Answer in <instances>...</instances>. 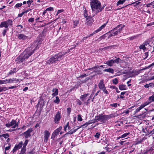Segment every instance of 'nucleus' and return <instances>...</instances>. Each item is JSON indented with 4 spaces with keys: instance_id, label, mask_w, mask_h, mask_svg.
<instances>
[{
    "instance_id": "nucleus-61",
    "label": "nucleus",
    "mask_w": 154,
    "mask_h": 154,
    "mask_svg": "<svg viewBox=\"0 0 154 154\" xmlns=\"http://www.w3.org/2000/svg\"><path fill=\"white\" fill-rule=\"evenodd\" d=\"M5 84L4 80H0V85Z\"/></svg>"
},
{
    "instance_id": "nucleus-14",
    "label": "nucleus",
    "mask_w": 154,
    "mask_h": 154,
    "mask_svg": "<svg viewBox=\"0 0 154 154\" xmlns=\"http://www.w3.org/2000/svg\"><path fill=\"white\" fill-rule=\"evenodd\" d=\"M23 145L22 141H20L17 145L15 146L13 150V152H15L16 150L20 149Z\"/></svg>"
},
{
    "instance_id": "nucleus-64",
    "label": "nucleus",
    "mask_w": 154,
    "mask_h": 154,
    "mask_svg": "<svg viewBox=\"0 0 154 154\" xmlns=\"http://www.w3.org/2000/svg\"><path fill=\"white\" fill-rule=\"evenodd\" d=\"M69 36V35H66L64 37V39L65 40V39H68V37Z\"/></svg>"
},
{
    "instance_id": "nucleus-50",
    "label": "nucleus",
    "mask_w": 154,
    "mask_h": 154,
    "mask_svg": "<svg viewBox=\"0 0 154 154\" xmlns=\"http://www.w3.org/2000/svg\"><path fill=\"white\" fill-rule=\"evenodd\" d=\"M8 30V29H5L4 30L3 32H2V34L3 36H5V35L6 32Z\"/></svg>"
},
{
    "instance_id": "nucleus-46",
    "label": "nucleus",
    "mask_w": 154,
    "mask_h": 154,
    "mask_svg": "<svg viewBox=\"0 0 154 154\" xmlns=\"http://www.w3.org/2000/svg\"><path fill=\"white\" fill-rule=\"evenodd\" d=\"M89 123H88V122H86L82 125H81L80 127L79 128H81L82 127H86L88 125H89Z\"/></svg>"
},
{
    "instance_id": "nucleus-29",
    "label": "nucleus",
    "mask_w": 154,
    "mask_h": 154,
    "mask_svg": "<svg viewBox=\"0 0 154 154\" xmlns=\"http://www.w3.org/2000/svg\"><path fill=\"white\" fill-rule=\"evenodd\" d=\"M8 90V87H0V93L1 92L5 91Z\"/></svg>"
},
{
    "instance_id": "nucleus-19",
    "label": "nucleus",
    "mask_w": 154,
    "mask_h": 154,
    "mask_svg": "<svg viewBox=\"0 0 154 154\" xmlns=\"http://www.w3.org/2000/svg\"><path fill=\"white\" fill-rule=\"evenodd\" d=\"M111 35L110 36H115L116 35L119 33L118 32V31L116 29L114 28L111 31Z\"/></svg>"
},
{
    "instance_id": "nucleus-42",
    "label": "nucleus",
    "mask_w": 154,
    "mask_h": 154,
    "mask_svg": "<svg viewBox=\"0 0 154 154\" xmlns=\"http://www.w3.org/2000/svg\"><path fill=\"white\" fill-rule=\"evenodd\" d=\"M28 142L29 140H26L25 141L24 144L23 143V146L26 147V146L28 143Z\"/></svg>"
},
{
    "instance_id": "nucleus-20",
    "label": "nucleus",
    "mask_w": 154,
    "mask_h": 154,
    "mask_svg": "<svg viewBox=\"0 0 154 154\" xmlns=\"http://www.w3.org/2000/svg\"><path fill=\"white\" fill-rule=\"evenodd\" d=\"M86 22L87 23V24H91L93 22L92 18L90 16H88V17H87Z\"/></svg>"
},
{
    "instance_id": "nucleus-6",
    "label": "nucleus",
    "mask_w": 154,
    "mask_h": 154,
    "mask_svg": "<svg viewBox=\"0 0 154 154\" xmlns=\"http://www.w3.org/2000/svg\"><path fill=\"white\" fill-rule=\"evenodd\" d=\"M107 23H105L104 24H103L100 27L97 29L95 30L94 32H93L92 33L87 35L86 36L87 38L91 36H93L94 34L101 31L102 29L104 28L106 26Z\"/></svg>"
},
{
    "instance_id": "nucleus-27",
    "label": "nucleus",
    "mask_w": 154,
    "mask_h": 154,
    "mask_svg": "<svg viewBox=\"0 0 154 154\" xmlns=\"http://www.w3.org/2000/svg\"><path fill=\"white\" fill-rule=\"evenodd\" d=\"M104 71L106 72H108L113 74L114 73V70L113 69L109 68L104 69Z\"/></svg>"
},
{
    "instance_id": "nucleus-24",
    "label": "nucleus",
    "mask_w": 154,
    "mask_h": 154,
    "mask_svg": "<svg viewBox=\"0 0 154 154\" xmlns=\"http://www.w3.org/2000/svg\"><path fill=\"white\" fill-rule=\"evenodd\" d=\"M135 117L140 120H142L145 117L146 114L145 113H142L140 115H138Z\"/></svg>"
},
{
    "instance_id": "nucleus-26",
    "label": "nucleus",
    "mask_w": 154,
    "mask_h": 154,
    "mask_svg": "<svg viewBox=\"0 0 154 154\" xmlns=\"http://www.w3.org/2000/svg\"><path fill=\"white\" fill-rule=\"evenodd\" d=\"M119 88L121 90H125L127 89V87L125 85H120L119 86Z\"/></svg>"
},
{
    "instance_id": "nucleus-52",
    "label": "nucleus",
    "mask_w": 154,
    "mask_h": 154,
    "mask_svg": "<svg viewBox=\"0 0 154 154\" xmlns=\"http://www.w3.org/2000/svg\"><path fill=\"white\" fill-rule=\"evenodd\" d=\"M53 8H52V7H49V8H48L47 9H46V10L47 11H53Z\"/></svg>"
},
{
    "instance_id": "nucleus-15",
    "label": "nucleus",
    "mask_w": 154,
    "mask_h": 154,
    "mask_svg": "<svg viewBox=\"0 0 154 154\" xmlns=\"http://www.w3.org/2000/svg\"><path fill=\"white\" fill-rule=\"evenodd\" d=\"M140 73V71H133L131 72H129L128 73H131V75H130V77H134L136 75H138L139 73Z\"/></svg>"
},
{
    "instance_id": "nucleus-39",
    "label": "nucleus",
    "mask_w": 154,
    "mask_h": 154,
    "mask_svg": "<svg viewBox=\"0 0 154 154\" xmlns=\"http://www.w3.org/2000/svg\"><path fill=\"white\" fill-rule=\"evenodd\" d=\"M3 137L5 138H6L8 137H9V135L8 134H4L0 135V137Z\"/></svg>"
},
{
    "instance_id": "nucleus-7",
    "label": "nucleus",
    "mask_w": 154,
    "mask_h": 154,
    "mask_svg": "<svg viewBox=\"0 0 154 154\" xmlns=\"http://www.w3.org/2000/svg\"><path fill=\"white\" fill-rule=\"evenodd\" d=\"M4 80L5 84L11 83L14 82L16 83L18 81V79L14 78H12V79H6Z\"/></svg>"
},
{
    "instance_id": "nucleus-32",
    "label": "nucleus",
    "mask_w": 154,
    "mask_h": 154,
    "mask_svg": "<svg viewBox=\"0 0 154 154\" xmlns=\"http://www.w3.org/2000/svg\"><path fill=\"white\" fill-rule=\"evenodd\" d=\"M126 0H119L116 3V5L118 6L120 5H122L125 2Z\"/></svg>"
},
{
    "instance_id": "nucleus-18",
    "label": "nucleus",
    "mask_w": 154,
    "mask_h": 154,
    "mask_svg": "<svg viewBox=\"0 0 154 154\" xmlns=\"http://www.w3.org/2000/svg\"><path fill=\"white\" fill-rule=\"evenodd\" d=\"M125 27V25H119L117 27L115 28L118 31L119 33L121 32L122 29Z\"/></svg>"
},
{
    "instance_id": "nucleus-54",
    "label": "nucleus",
    "mask_w": 154,
    "mask_h": 154,
    "mask_svg": "<svg viewBox=\"0 0 154 154\" xmlns=\"http://www.w3.org/2000/svg\"><path fill=\"white\" fill-rule=\"evenodd\" d=\"M84 16L87 18V17H88V14L86 12V10L84 11Z\"/></svg>"
},
{
    "instance_id": "nucleus-1",
    "label": "nucleus",
    "mask_w": 154,
    "mask_h": 154,
    "mask_svg": "<svg viewBox=\"0 0 154 154\" xmlns=\"http://www.w3.org/2000/svg\"><path fill=\"white\" fill-rule=\"evenodd\" d=\"M38 45H37L35 48L33 47V45L26 49L21 54L19 57L16 59L15 61L17 63H20L25 62L33 53L34 51L38 48ZM29 63V62H24L23 64L24 66H26Z\"/></svg>"
},
{
    "instance_id": "nucleus-23",
    "label": "nucleus",
    "mask_w": 154,
    "mask_h": 154,
    "mask_svg": "<svg viewBox=\"0 0 154 154\" xmlns=\"http://www.w3.org/2000/svg\"><path fill=\"white\" fill-rule=\"evenodd\" d=\"M152 126H147L145 128V130L146 131V132L147 133L148 135L150 134H152V133H151V130L152 128Z\"/></svg>"
},
{
    "instance_id": "nucleus-4",
    "label": "nucleus",
    "mask_w": 154,
    "mask_h": 154,
    "mask_svg": "<svg viewBox=\"0 0 154 154\" xmlns=\"http://www.w3.org/2000/svg\"><path fill=\"white\" fill-rule=\"evenodd\" d=\"M12 25V21L10 20H8L7 21L2 22L0 24V27H4L7 28L9 25Z\"/></svg>"
},
{
    "instance_id": "nucleus-48",
    "label": "nucleus",
    "mask_w": 154,
    "mask_h": 154,
    "mask_svg": "<svg viewBox=\"0 0 154 154\" xmlns=\"http://www.w3.org/2000/svg\"><path fill=\"white\" fill-rule=\"evenodd\" d=\"M68 123H69V122H68L64 127V130L65 131L66 130L68 126Z\"/></svg>"
},
{
    "instance_id": "nucleus-49",
    "label": "nucleus",
    "mask_w": 154,
    "mask_h": 154,
    "mask_svg": "<svg viewBox=\"0 0 154 154\" xmlns=\"http://www.w3.org/2000/svg\"><path fill=\"white\" fill-rule=\"evenodd\" d=\"M110 105L112 107H116L117 106V103H114L111 104Z\"/></svg>"
},
{
    "instance_id": "nucleus-35",
    "label": "nucleus",
    "mask_w": 154,
    "mask_h": 154,
    "mask_svg": "<svg viewBox=\"0 0 154 154\" xmlns=\"http://www.w3.org/2000/svg\"><path fill=\"white\" fill-rule=\"evenodd\" d=\"M120 61H121V60L119 58H118L114 60V63L118 64L119 63Z\"/></svg>"
},
{
    "instance_id": "nucleus-16",
    "label": "nucleus",
    "mask_w": 154,
    "mask_h": 154,
    "mask_svg": "<svg viewBox=\"0 0 154 154\" xmlns=\"http://www.w3.org/2000/svg\"><path fill=\"white\" fill-rule=\"evenodd\" d=\"M98 119L103 122L106 121L105 115H99L98 116Z\"/></svg>"
},
{
    "instance_id": "nucleus-38",
    "label": "nucleus",
    "mask_w": 154,
    "mask_h": 154,
    "mask_svg": "<svg viewBox=\"0 0 154 154\" xmlns=\"http://www.w3.org/2000/svg\"><path fill=\"white\" fill-rule=\"evenodd\" d=\"M112 82L115 85L117 84L118 83V81L117 78H115V79H113Z\"/></svg>"
},
{
    "instance_id": "nucleus-21",
    "label": "nucleus",
    "mask_w": 154,
    "mask_h": 154,
    "mask_svg": "<svg viewBox=\"0 0 154 154\" xmlns=\"http://www.w3.org/2000/svg\"><path fill=\"white\" fill-rule=\"evenodd\" d=\"M149 101H146L145 103H148V105L152 102L154 101V94L152 96L149 97L148 98Z\"/></svg>"
},
{
    "instance_id": "nucleus-28",
    "label": "nucleus",
    "mask_w": 154,
    "mask_h": 154,
    "mask_svg": "<svg viewBox=\"0 0 154 154\" xmlns=\"http://www.w3.org/2000/svg\"><path fill=\"white\" fill-rule=\"evenodd\" d=\"M105 116L106 121L114 116V115L112 114L109 115H105Z\"/></svg>"
},
{
    "instance_id": "nucleus-8",
    "label": "nucleus",
    "mask_w": 154,
    "mask_h": 154,
    "mask_svg": "<svg viewBox=\"0 0 154 154\" xmlns=\"http://www.w3.org/2000/svg\"><path fill=\"white\" fill-rule=\"evenodd\" d=\"M62 126H60L59 128L55 129L52 134L51 138L55 137L56 136L59 134V132L62 129Z\"/></svg>"
},
{
    "instance_id": "nucleus-41",
    "label": "nucleus",
    "mask_w": 154,
    "mask_h": 154,
    "mask_svg": "<svg viewBox=\"0 0 154 154\" xmlns=\"http://www.w3.org/2000/svg\"><path fill=\"white\" fill-rule=\"evenodd\" d=\"M77 119L78 121H82V119L80 115H78Z\"/></svg>"
},
{
    "instance_id": "nucleus-3",
    "label": "nucleus",
    "mask_w": 154,
    "mask_h": 154,
    "mask_svg": "<svg viewBox=\"0 0 154 154\" xmlns=\"http://www.w3.org/2000/svg\"><path fill=\"white\" fill-rule=\"evenodd\" d=\"M64 53H60L51 57L47 61L46 64H53L60 61L63 59V56L65 55Z\"/></svg>"
},
{
    "instance_id": "nucleus-10",
    "label": "nucleus",
    "mask_w": 154,
    "mask_h": 154,
    "mask_svg": "<svg viewBox=\"0 0 154 154\" xmlns=\"http://www.w3.org/2000/svg\"><path fill=\"white\" fill-rule=\"evenodd\" d=\"M18 38L20 40H24L28 38V37L22 33H20L17 35Z\"/></svg>"
},
{
    "instance_id": "nucleus-53",
    "label": "nucleus",
    "mask_w": 154,
    "mask_h": 154,
    "mask_svg": "<svg viewBox=\"0 0 154 154\" xmlns=\"http://www.w3.org/2000/svg\"><path fill=\"white\" fill-rule=\"evenodd\" d=\"M149 55L148 52H146L144 54V56H145V57L144 58V59H146L147 57H148Z\"/></svg>"
},
{
    "instance_id": "nucleus-5",
    "label": "nucleus",
    "mask_w": 154,
    "mask_h": 154,
    "mask_svg": "<svg viewBox=\"0 0 154 154\" xmlns=\"http://www.w3.org/2000/svg\"><path fill=\"white\" fill-rule=\"evenodd\" d=\"M5 125L7 127H12V128H14L18 127V124L16 122L15 120L13 119L10 123L6 124Z\"/></svg>"
},
{
    "instance_id": "nucleus-22",
    "label": "nucleus",
    "mask_w": 154,
    "mask_h": 154,
    "mask_svg": "<svg viewBox=\"0 0 154 154\" xmlns=\"http://www.w3.org/2000/svg\"><path fill=\"white\" fill-rule=\"evenodd\" d=\"M114 60L111 59L108 61H106L105 63L107 64L110 66H112L114 64Z\"/></svg>"
},
{
    "instance_id": "nucleus-11",
    "label": "nucleus",
    "mask_w": 154,
    "mask_h": 154,
    "mask_svg": "<svg viewBox=\"0 0 154 154\" xmlns=\"http://www.w3.org/2000/svg\"><path fill=\"white\" fill-rule=\"evenodd\" d=\"M50 133L47 130L44 131V142L47 143L50 137Z\"/></svg>"
},
{
    "instance_id": "nucleus-31",
    "label": "nucleus",
    "mask_w": 154,
    "mask_h": 154,
    "mask_svg": "<svg viewBox=\"0 0 154 154\" xmlns=\"http://www.w3.org/2000/svg\"><path fill=\"white\" fill-rule=\"evenodd\" d=\"M89 95V94H84L83 95H81L80 97V99L82 100V101H85V100H84V98L86 97L88 95Z\"/></svg>"
},
{
    "instance_id": "nucleus-25",
    "label": "nucleus",
    "mask_w": 154,
    "mask_h": 154,
    "mask_svg": "<svg viewBox=\"0 0 154 154\" xmlns=\"http://www.w3.org/2000/svg\"><path fill=\"white\" fill-rule=\"evenodd\" d=\"M53 92L52 94V96L53 97H55L58 94V90L56 88H53L52 90Z\"/></svg>"
},
{
    "instance_id": "nucleus-59",
    "label": "nucleus",
    "mask_w": 154,
    "mask_h": 154,
    "mask_svg": "<svg viewBox=\"0 0 154 154\" xmlns=\"http://www.w3.org/2000/svg\"><path fill=\"white\" fill-rule=\"evenodd\" d=\"M24 14V13L23 12H22L21 13L19 14L18 15V17H21Z\"/></svg>"
},
{
    "instance_id": "nucleus-62",
    "label": "nucleus",
    "mask_w": 154,
    "mask_h": 154,
    "mask_svg": "<svg viewBox=\"0 0 154 154\" xmlns=\"http://www.w3.org/2000/svg\"><path fill=\"white\" fill-rule=\"evenodd\" d=\"M8 90L9 89H13L15 88L16 87V86H12L10 87H8Z\"/></svg>"
},
{
    "instance_id": "nucleus-60",
    "label": "nucleus",
    "mask_w": 154,
    "mask_h": 154,
    "mask_svg": "<svg viewBox=\"0 0 154 154\" xmlns=\"http://www.w3.org/2000/svg\"><path fill=\"white\" fill-rule=\"evenodd\" d=\"M30 10H31L30 9H28L27 10H26L24 11L23 12H24V14L26 13H27L29 12Z\"/></svg>"
},
{
    "instance_id": "nucleus-44",
    "label": "nucleus",
    "mask_w": 154,
    "mask_h": 154,
    "mask_svg": "<svg viewBox=\"0 0 154 154\" xmlns=\"http://www.w3.org/2000/svg\"><path fill=\"white\" fill-rule=\"evenodd\" d=\"M22 5V4L21 3H19L15 5L16 8H18L20 7Z\"/></svg>"
},
{
    "instance_id": "nucleus-63",
    "label": "nucleus",
    "mask_w": 154,
    "mask_h": 154,
    "mask_svg": "<svg viewBox=\"0 0 154 154\" xmlns=\"http://www.w3.org/2000/svg\"><path fill=\"white\" fill-rule=\"evenodd\" d=\"M149 87H151L152 88L154 87V86H153V83H149Z\"/></svg>"
},
{
    "instance_id": "nucleus-51",
    "label": "nucleus",
    "mask_w": 154,
    "mask_h": 154,
    "mask_svg": "<svg viewBox=\"0 0 154 154\" xmlns=\"http://www.w3.org/2000/svg\"><path fill=\"white\" fill-rule=\"evenodd\" d=\"M100 136V134L98 133H97L95 135V137L97 138H99Z\"/></svg>"
},
{
    "instance_id": "nucleus-58",
    "label": "nucleus",
    "mask_w": 154,
    "mask_h": 154,
    "mask_svg": "<svg viewBox=\"0 0 154 154\" xmlns=\"http://www.w3.org/2000/svg\"><path fill=\"white\" fill-rule=\"evenodd\" d=\"M87 75L86 74H84L83 75H81L79 77L80 78H82L84 77H86Z\"/></svg>"
},
{
    "instance_id": "nucleus-56",
    "label": "nucleus",
    "mask_w": 154,
    "mask_h": 154,
    "mask_svg": "<svg viewBox=\"0 0 154 154\" xmlns=\"http://www.w3.org/2000/svg\"><path fill=\"white\" fill-rule=\"evenodd\" d=\"M63 11L62 10H59L57 11V13L56 14V15H58V14L59 13L62 12Z\"/></svg>"
},
{
    "instance_id": "nucleus-43",
    "label": "nucleus",
    "mask_w": 154,
    "mask_h": 154,
    "mask_svg": "<svg viewBox=\"0 0 154 154\" xmlns=\"http://www.w3.org/2000/svg\"><path fill=\"white\" fill-rule=\"evenodd\" d=\"M103 91L106 94H107L109 93L108 91L106 90L105 87L102 89Z\"/></svg>"
},
{
    "instance_id": "nucleus-33",
    "label": "nucleus",
    "mask_w": 154,
    "mask_h": 154,
    "mask_svg": "<svg viewBox=\"0 0 154 154\" xmlns=\"http://www.w3.org/2000/svg\"><path fill=\"white\" fill-rule=\"evenodd\" d=\"M26 147L23 146L22 148L21 152L19 154H23L26 151Z\"/></svg>"
},
{
    "instance_id": "nucleus-36",
    "label": "nucleus",
    "mask_w": 154,
    "mask_h": 154,
    "mask_svg": "<svg viewBox=\"0 0 154 154\" xmlns=\"http://www.w3.org/2000/svg\"><path fill=\"white\" fill-rule=\"evenodd\" d=\"M79 20H75L73 21L74 27H75L77 26L79 24Z\"/></svg>"
},
{
    "instance_id": "nucleus-9",
    "label": "nucleus",
    "mask_w": 154,
    "mask_h": 154,
    "mask_svg": "<svg viewBox=\"0 0 154 154\" xmlns=\"http://www.w3.org/2000/svg\"><path fill=\"white\" fill-rule=\"evenodd\" d=\"M60 114L59 112H58L54 117V121L55 123L58 124L60 120Z\"/></svg>"
},
{
    "instance_id": "nucleus-17",
    "label": "nucleus",
    "mask_w": 154,
    "mask_h": 154,
    "mask_svg": "<svg viewBox=\"0 0 154 154\" xmlns=\"http://www.w3.org/2000/svg\"><path fill=\"white\" fill-rule=\"evenodd\" d=\"M99 88L100 89L105 87L103 81V80H100L98 85Z\"/></svg>"
},
{
    "instance_id": "nucleus-57",
    "label": "nucleus",
    "mask_w": 154,
    "mask_h": 154,
    "mask_svg": "<svg viewBox=\"0 0 154 154\" xmlns=\"http://www.w3.org/2000/svg\"><path fill=\"white\" fill-rule=\"evenodd\" d=\"M34 21V18H29L28 20V22H32Z\"/></svg>"
},
{
    "instance_id": "nucleus-2",
    "label": "nucleus",
    "mask_w": 154,
    "mask_h": 154,
    "mask_svg": "<svg viewBox=\"0 0 154 154\" xmlns=\"http://www.w3.org/2000/svg\"><path fill=\"white\" fill-rule=\"evenodd\" d=\"M90 5L93 14V17L102 11L105 6V5L101 6V3L98 0H91Z\"/></svg>"
},
{
    "instance_id": "nucleus-37",
    "label": "nucleus",
    "mask_w": 154,
    "mask_h": 154,
    "mask_svg": "<svg viewBox=\"0 0 154 154\" xmlns=\"http://www.w3.org/2000/svg\"><path fill=\"white\" fill-rule=\"evenodd\" d=\"M139 48L140 50L143 49L144 51L146 49V48L145 47V45L143 44L140 45L139 46Z\"/></svg>"
},
{
    "instance_id": "nucleus-13",
    "label": "nucleus",
    "mask_w": 154,
    "mask_h": 154,
    "mask_svg": "<svg viewBox=\"0 0 154 154\" xmlns=\"http://www.w3.org/2000/svg\"><path fill=\"white\" fill-rule=\"evenodd\" d=\"M148 103H144L143 104H142L140 107L137 108L135 111V113L136 114L137 112H139L144 107L148 105Z\"/></svg>"
},
{
    "instance_id": "nucleus-40",
    "label": "nucleus",
    "mask_w": 154,
    "mask_h": 154,
    "mask_svg": "<svg viewBox=\"0 0 154 154\" xmlns=\"http://www.w3.org/2000/svg\"><path fill=\"white\" fill-rule=\"evenodd\" d=\"M130 134V133H125L121 136V137L122 138H124L126 136H127L128 135Z\"/></svg>"
},
{
    "instance_id": "nucleus-34",
    "label": "nucleus",
    "mask_w": 154,
    "mask_h": 154,
    "mask_svg": "<svg viewBox=\"0 0 154 154\" xmlns=\"http://www.w3.org/2000/svg\"><path fill=\"white\" fill-rule=\"evenodd\" d=\"M60 102V100L58 97L57 96L56 97L55 100L54 101V102L57 104H58Z\"/></svg>"
},
{
    "instance_id": "nucleus-55",
    "label": "nucleus",
    "mask_w": 154,
    "mask_h": 154,
    "mask_svg": "<svg viewBox=\"0 0 154 154\" xmlns=\"http://www.w3.org/2000/svg\"><path fill=\"white\" fill-rule=\"evenodd\" d=\"M76 101L77 103L79 105H80L82 104V103L79 100H77Z\"/></svg>"
},
{
    "instance_id": "nucleus-47",
    "label": "nucleus",
    "mask_w": 154,
    "mask_h": 154,
    "mask_svg": "<svg viewBox=\"0 0 154 154\" xmlns=\"http://www.w3.org/2000/svg\"><path fill=\"white\" fill-rule=\"evenodd\" d=\"M153 2H151L150 3L147 4L146 5V6L147 7H150V6L151 5H152V6H153Z\"/></svg>"
},
{
    "instance_id": "nucleus-45",
    "label": "nucleus",
    "mask_w": 154,
    "mask_h": 154,
    "mask_svg": "<svg viewBox=\"0 0 154 154\" xmlns=\"http://www.w3.org/2000/svg\"><path fill=\"white\" fill-rule=\"evenodd\" d=\"M33 2L32 0H29L27 1V4L28 5L29 7H30V4Z\"/></svg>"
},
{
    "instance_id": "nucleus-12",
    "label": "nucleus",
    "mask_w": 154,
    "mask_h": 154,
    "mask_svg": "<svg viewBox=\"0 0 154 154\" xmlns=\"http://www.w3.org/2000/svg\"><path fill=\"white\" fill-rule=\"evenodd\" d=\"M32 131V129L30 128L27 130L26 131L24 132V134L26 138H27L31 136L30 134L31 132Z\"/></svg>"
},
{
    "instance_id": "nucleus-30",
    "label": "nucleus",
    "mask_w": 154,
    "mask_h": 154,
    "mask_svg": "<svg viewBox=\"0 0 154 154\" xmlns=\"http://www.w3.org/2000/svg\"><path fill=\"white\" fill-rule=\"evenodd\" d=\"M17 71V69L16 68H14L13 69L11 70L9 72V74L11 75L14 74Z\"/></svg>"
}]
</instances>
